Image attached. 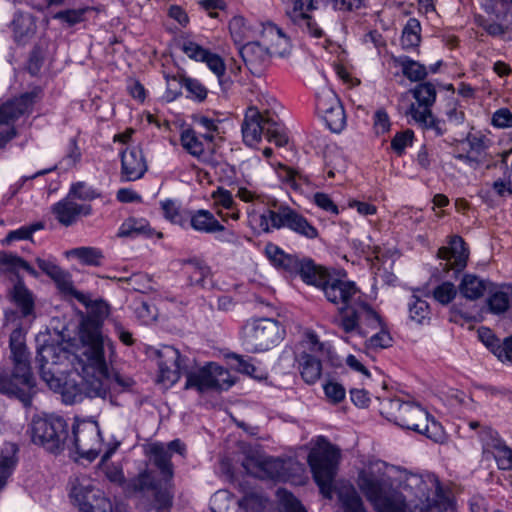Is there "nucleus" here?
Returning a JSON list of instances; mask_svg holds the SVG:
<instances>
[{
	"label": "nucleus",
	"instance_id": "13d9d810",
	"mask_svg": "<svg viewBox=\"0 0 512 512\" xmlns=\"http://www.w3.org/2000/svg\"><path fill=\"white\" fill-rule=\"evenodd\" d=\"M203 62L206 63L208 68L218 77L220 85L226 87L228 82L223 80L226 71L224 60L218 54L209 51Z\"/></svg>",
	"mask_w": 512,
	"mask_h": 512
},
{
	"label": "nucleus",
	"instance_id": "f8f14e48",
	"mask_svg": "<svg viewBox=\"0 0 512 512\" xmlns=\"http://www.w3.org/2000/svg\"><path fill=\"white\" fill-rule=\"evenodd\" d=\"M39 93L40 90L35 89L0 106V148L16 135L13 123L21 116L31 112Z\"/></svg>",
	"mask_w": 512,
	"mask_h": 512
},
{
	"label": "nucleus",
	"instance_id": "3c124183",
	"mask_svg": "<svg viewBox=\"0 0 512 512\" xmlns=\"http://www.w3.org/2000/svg\"><path fill=\"white\" fill-rule=\"evenodd\" d=\"M343 512H367L364 503L354 488L339 495Z\"/></svg>",
	"mask_w": 512,
	"mask_h": 512
},
{
	"label": "nucleus",
	"instance_id": "7c9ffc66",
	"mask_svg": "<svg viewBox=\"0 0 512 512\" xmlns=\"http://www.w3.org/2000/svg\"><path fill=\"white\" fill-rule=\"evenodd\" d=\"M297 361L300 375L304 382L308 385L315 384L322 375L321 358L303 351L298 355Z\"/></svg>",
	"mask_w": 512,
	"mask_h": 512
},
{
	"label": "nucleus",
	"instance_id": "39448f33",
	"mask_svg": "<svg viewBox=\"0 0 512 512\" xmlns=\"http://www.w3.org/2000/svg\"><path fill=\"white\" fill-rule=\"evenodd\" d=\"M358 486L376 512H404L405 499L393 488L391 476L386 473H359ZM418 512H442L437 503H428Z\"/></svg>",
	"mask_w": 512,
	"mask_h": 512
},
{
	"label": "nucleus",
	"instance_id": "774afa93",
	"mask_svg": "<svg viewBox=\"0 0 512 512\" xmlns=\"http://www.w3.org/2000/svg\"><path fill=\"white\" fill-rule=\"evenodd\" d=\"M493 455L500 470H512V449L507 444L493 452Z\"/></svg>",
	"mask_w": 512,
	"mask_h": 512
},
{
	"label": "nucleus",
	"instance_id": "72a5a7b5",
	"mask_svg": "<svg viewBox=\"0 0 512 512\" xmlns=\"http://www.w3.org/2000/svg\"><path fill=\"white\" fill-rule=\"evenodd\" d=\"M490 282L473 274H465L459 284L460 294L469 300L479 299L488 290Z\"/></svg>",
	"mask_w": 512,
	"mask_h": 512
},
{
	"label": "nucleus",
	"instance_id": "58836bf2",
	"mask_svg": "<svg viewBox=\"0 0 512 512\" xmlns=\"http://www.w3.org/2000/svg\"><path fill=\"white\" fill-rule=\"evenodd\" d=\"M58 290L65 296H71L82 304H86V295L74 288L73 281L69 272L60 268L51 278Z\"/></svg>",
	"mask_w": 512,
	"mask_h": 512
},
{
	"label": "nucleus",
	"instance_id": "69168bd1",
	"mask_svg": "<svg viewBox=\"0 0 512 512\" xmlns=\"http://www.w3.org/2000/svg\"><path fill=\"white\" fill-rule=\"evenodd\" d=\"M479 338L481 342L497 357L501 356L503 350L502 341L497 338L490 329L483 328L479 330Z\"/></svg>",
	"mask_w": 512,
	"mask_h": 512
},
{
	"label": "nucleus",
	"instance_id": "a18cd8bd",
	"mask_svg": "<svg viewBox=\"0 0 512 512\" xmlns=\"http://www.w3.org/2000/svg\"><path fill=\"white\" fill-rule=\"evenodd\" d=\"M201 135H197L193 129H185L181 132L180 142L182 147L193 157L200 158L205 149Z\"/></svg>",
	"mask_w": 512,
	"mask_h": 512
},
{
	"label": "nucleus",
	"instance_id": "423d86ee",
	"mask_svg": "<svg viewBox=\"0 0 512 512\" xmlns=\"http://www.w3.org/2000/svg\"><path fill=\"white\" fill-rule=\"evenodd\" d=\"M268 207L261 213L252 215L264 233L286 228L300 237L313 240L319 236L318 229L297 210L278 200H268Z\"/></svg>",
	"mask_w": 512,
	"mask_h": 512
},
{
	"label": "nucleus",
	"instance_id": "f3484780",
	"mask_svg": "<svg viewBox=\"0 0 512 512\" xmlns=\"http://www.w3.org/2000/svg\"><path fill=\"white\" fill-rule=\"evenodd\" d=\"M132 486L138 492L153 491L154 505L157 512H168L172 506L173 494L170 488L166 483L164 487H161L151 471L144 470L141 472L132 481Z\"/></svg>",
	"mask_w": 512,
	"mask_h": 512
},
{
	"label": "nucleus",
	"instance_id": "2f4dec72",
	"mask_svg": "<svg viewBox=\"0 0 512 512\" xmlns=\"http://www.w3.org/2000/svg\"><path fill=\"white\" fill-rule=\"evenodd\" d=\"M229 31L235 44L241 46L244 42L253 41L258 28L250 24L242 16H234L229 22Z\"/></svg>",
	"mask_w": 512,
	"mask_h": 512
},
{
	"label": "nucleus",
	"instance_id": "0eeeda50",
	"mask_svg": "<svg viewBox=\"0 0 512 512\" xmlns=\"http://www.w3.org/2000/svg\"><path fill=\"white\" fill-rule=\"evenodd\" d=\"M243 141L252 147L258 144L262 136L277 146L288 143V135L279 117L268 110L259 112L256 108H249L241 125Z\"/></svg>",
	"mask_w": 512,
	"mask_h": 512
},
{
	"label": "nucleus",
	"instance_id": "dca6fc26",
	"mask_svg": "<svg viewBox=\"0 0 512 512\" xmlns=\"http://www.w3.org/2000/svg\"><path fill=\"white\" fill-rule=\"evenodd\" d=\"M242 466L248 474L259 479L282 481L288 476L286 462L271 456H247Z\"/></svg>",
	"mask_w": 512,
	"mask_h": 512
},
{
	"label": "nucleus",
	"instance_id": "ea45409f",
	"mask_svg": "<svg viewBox=\"0 0 512 512\" xmlns=\"http://www.w3.org/2000/svg\"><path fill=\"white\" fill-rule=\"evenodd\" d=\"M182 270L187 274L190 285L203 286L209 274V267L195 258L184 260Z\"/></svg>",
	"mask_w": 512,
	"mask_h": 512
},
{
	"label": "nucleus",
	"instance_id": "6ab92c4d",
	"mask_svg": "<svg viewBox=\"0 0 512 512\" xmlns=\"http://www.w3.org/2000/svg\"><path fill=\"white\" fill-rule=\"evenodd\" d=\"M239 54L248 70L257 76L262 74L272 57L268 47L258 41H248L239 46Z\"/></svg>",
	"mask_w": 512,
	"mask_h": 512
},
{
	"label": "nucleus",
	"instance_id": "cd10ccee",
	"mask_svg": "<svg viewBox=\"0 0 512 512\" xmlns=\"http://www.w3.org/2000/svg\"><path fill=\"white\" fill-rule=\"evenodd\" d=\"M14 40L18 44L28 43L36 34V17L31 13L17 12L11 23Z\"/></svg>",
	"mask_w": 512,
	"mask_h": 512
},
{
	"label": "nucleus",
	"instance_id": "f257e3e1",
	"mask_svg": "<svg viewBox=\"0 0 512 512\" xmlns=\"http://www.w3.org/2000/svg\"><path fill=\"white\" fill-rule=\"evenodd\" d=\"M84 305L93 318H88L81 324L78 358L93 394L105 395L115 383L132 385L131 378L122 377L111 367L116 356L115 345L112 339L103 335L100 323L109 313L108 304L101 299L92 301L86 295Z\"/></svg>",
	"mask_w": 512,
	"mask_h": 512
},
{
	"label": "nucleus",
	"instance_id": "aec40b11",
	"mask_svg": "<svg viewBox=\"0 0 512 512\" xmlns=\"http://www.w3.org/2000/svg\"><path fill=\"white\" fill-rule=\"evenodd\" d=\"M468 256V248L462 237L458 235L451 236L448 245L438 250V257L446 261V269L456 272H460L466 267Z\"/></svg>",
	"mask_w": 512,
	"mask_h": 512
},
{
	"label": "nucleus",
	"instance_id": "6e6552de",
	"mask_svg": "<svg viewBox=\"0 0 512 512\" xmlns=\"http://www.w3.org/2000/svg\"><path fill=\"white\" fill-rule=\"evenodd\" d=\"M340 451L325 438H320L308 455V463L313 478L321 494L327 498L333 497V482L337 474Z\"/></svg>",
	"mask_w": 512,
	"mask_h": 512
},
{
	"label": "nucleus",
	"instance_id": "f704fd0d",
	"mask_svg": "<svg viewBox=\"0 0 512 512\" xmlns=\"http://www.w3.org/2000/svg\"><path fill=\"white\" fill-rule=\"evenodd\" d=\"M392 60L396 66L401 68L402 74L411 82L422 81L428 75L425 65L406 55L394 56Z\"/></svg>",
	"mask_w": 512,
	"mask_h": 512
},
{
	"label": "nucleus",
	"instance_id": "680f3d73",
	"mask_svg": "<svg viewBox=\"0 0 512 512\" xmlns=\"http://www.w3.org/2000/svg\"><path fill=\"white\" fill-rule=\"evenodd\" d=\"M332 8L341 13H356L366 8L367 0H329Z\"/></svg>",
	"mask_w": 512,
	"mask_h": 512
},
{
	"label": "nucleus",
	"instance_id": "6e6d98bb",
	"mask_svg": "<svg viewBox=\"0 0 512 512\" xmlns=\"http://www.w3.org/2000/svg\"><path fill=\"white\" fill-rule=\"evenodd\" d=\"M409 403L410 402H403L398 398L387 399L383 403V409L386 410L388 419L397 425L398 416L403 415L405 412L411 411V408H409Z\"/></svg>",
	"mask_w": 512,
	"mask_h": 512
},
{
	"label": "nucleus",
	"instance_id": "1a4fd4ad",
	"mask_svg": "<svg viewBox=\"0 0 512 512\" xmlns=\"http://www.w3.org/2000/svg\"><path fill=\"white\" fill-rule=\"evenodd\" d=\"M285 329L270 318L248 321L242 329V345L251 353L263 352L277 345L284 337Z\"/></svg>",
	"mask_w": 512,
	"mask_h": 512
},
{
	"label": "nucleus",
	"instance_id": "2eb2a0df",
	"mask_svg": "<svg viewBox=\"0 0 512 512\" xmlns=\"http://www.w3.org/2000/svg\"><path fill=\"white\" fill-rule=\"evenodd\" d=\"M410 412H405L398 416V426L404 429L412 430L427 438L440 442L444 438L442 426L419 404L410 402Z\"/></svg>",
	"mask_w": 512,
	"mask_h": 512
},
{
	"label": "nucleus",
	"instance_id": "a878e982",
	"mask_svg": "<svg viewBox=\"0 0 512 512\" xmlns=\"http://www.w3.org/2000/svg\"><path fill=\"white\" fill-rule=\"evenodd\" d=\"M13 287L9 290L10 301L19 309L22 317H28L34 312V295L25 285L23 278L12 281Z\"/></svg>",
	"mask_w": 512,
	"mask_h": 512
},
{
	"label": "nucleus",
	"instance_id": "052dcab7",
	"mask_svg": "<svg viewBox=\"0 0 512 512\" xmlns=\"http://www.w3.org/2000/svg\"><path fill=\"white\" fill-rule=\"evenodd\" d=\"M480 440L484 447L492 449L493 452L500 450L501 446H504L505 441L499 436L498 432L492 428L486 427L480 431Z\"/></svg>",
	"mask_w": 512,
	"mask_h": 512
},
{
	"label": "nucleus",
	"instance_id": "338daca9",
	"mask_svg": "<svg viewBox=\"0 0 512 512\" xmlns=\"http://www.w3.org/2000/svg\"><path fill=\"white\" fill-rule=\"evenodd\" d=\"M211 197L216 207H222L227 210H232L235 205L232 193L222 187L217 188L212 192Z\"/></svg>",
	"mask_w": 512,
	"mask_h": 512
},
{
	"label": "nucleus",
	"instance_id": "8fccbe9b",
	"mask_svg": "<svg viewBox=\"0 0 512 512\" xmlns=\"http://www.w3.org/2000/svg\"><path fill=\"white\" fill-rule=\"evenodd\" d=\"M68 255L74 256L79 259L83 264L98 266L101 264L103 258L102 252L94 247H79L72 249Z\"/></svg>",
	"mask_w": 512,
	"mask_h": 512
},
{
	"label": "nucleus",
	"instance_id": "ddd939ff",
	"mask_svg": "<svg viewBox=\"0 0 512 512\" xmlns=\"http://www.w3.org/2000/svg\"><path fill=\"white\" fill-rule=\"evenodd\" d=\"M102 446L101 431L96 422H81L73 427L72 436L67 434L65 449L75 452L88 461L95 460Z\"/></svg>",
	"mask_w": 512,
	"mask_h": 512
},
{
	"label": "nucleus",
	"instance_id": "0e129e2a",
	"mask_svg": "<svg viewBox=\"0 0 512 512\" xmlns=\"http://www.w3.org/2000/svg\"><path fill=\"white\" fill-rule=\"evenodd\" d=\"M181 50L187 57L199 62H203L209 53L208 49L191 40L183 41Z\"/></svg>",
	"mask_w": 512,
	"mask_h": 512
},
{
	"label": "nucleus",
	"instance_id": "bb28decb",
	"mask_svg": "<svg viewBox=\"0 0 512 512\" xmlns=\"http://www.w3.org/2000/svg\"><path fill=\"white\" fill-rule=\"evenodd\" d=\"M148 455L165 483L170 482L174 476V468L171 462V453L166 449L165 444L161 442L152 443L148 448Z\"/></svg>",
	"mask_w": 512,
	"mask_h": 512
},
{
	"label": "nucleus",
	"instance_id": "4be33fe9",
	"mask_svg": "<svg viewBox=\"0 0 512 512\" xmlns=\"http://www.w3.org/2000/svg\"><path fill=\"white\" fill-rule=\"evenodd\" d=\"M147 170L141 149L131 147L121 153V177L125 181L140 179Z\"/></svg>",
	"mask_w": 512,
	"mask_h": 512
},
{
	"label": "nucleus",
	"instance_id": "412c9836",
	"mask_svg": "<svg viewBox=\"0 0 512 512\" xmlns=\"http://www.w3.org/2000/svg\"><path fill=\"white\" fill-rule=\"evenodd\" d=\"M52 213L58 222L66 227L73 225L81 216L92 214L90 204H80L68 194L52 206Z\"/></svg>",
	"mask_w": 512,
	"mask_h": 512
},
{
	"label": "nucleus",
	"instance_id": "c85d7f7f",
	"mask_svg": "<svg viewBox=\"0 0 512 512\" xmlns=\"http://www.w3.org/2000/svg\"><path fill=\"white\" fill-rule=\"evenodd\" d=\"M19 268L35 278L38 277V272L23 258L0 252V276H8L11 281H17L18 278H22L18 273Z\"/></svg>",
	"mask_w": 512,
	"mask_h": 512
},
{
	"label": "nucleus",
	"instance_id": "f03ea898",
	"mask_svg": "<svg viewBox=\"0 0 512 512\" xmlns=\"http://www.w3.org/2000/svg\"><path fill=\"white\" fill-rule=\"evenodd\" d=\"M157 357L158 381L166 386L177 383L181 375L186 376L185 389H196L199 392L228 390L234 384L230 372L215 362L192 371L194 360L181 355L173 346L163 345L157 351Z\"/></svg>",
	"mask_w": 512,
	"mask_h": 512
},
{
	"label": "nucleus",
	"instance_id": "c756f323",
	"mask_svg": "<svg viewBox=\"0 0 512 512\" xmlns=\"http://www.w3.org/2000/svg\"><path fill=\"white\" fill-rule=\"evenodd\" d=\"M67 358V351L60 345L55 343H45L37 349L36 362L39 365L40 376L42 371H53L47 365H57Z\"/></svg>",
	"mask_w": 512,
	"mask_h": 512
},
{
	"label": "nucleus",
	"instance_id": "5701e85b",
	"mask_svg": "<svg viewBox=\"0 0 512 512\" xmlns=\"http://www.w3.org/2000/svg\"><path fill=\"white\" fill-rule=\"evenodd\" d=\"M262 38L269 41L268 49L271 56L285 57L290 53V38L281 28L273 23L262 24Z\"/></svg>",
	"mask_w": 512,
	"mask_h": 512
},
{
	"label": "nucleus",
	"instance_id": "5fc2aeb1",
	"mask_svg": "<svg viewBox=\"0 0 512 512\" xmlns=\"http://www.w3.org/2000/svg\"><path fill=\"white\" fill-rule=\"evenodd\" d=\"M230 359L234 361L233 366L238 372L256 379L263 378V372L251 362V359H245L238 354H232Z\"/></svg>",
	"mask_w": 512,
	"mask_h": 512
},
{
	"label": "nucleus",
	"instance_id": "9b49d317",
	"mask_svg": "<svg viewBox=\"0 0 512 512\" xmlns=\"http://www.w3.org/2000/svg\"><path fill=\"white\" fill-rule=\"evenodd\" d=\"M78 359V363L81 368L82 373V383H78L75 379L70 376L61 377L57 376L55 371H42V380L47 383L49 388L62 396V401L65 404L73 405L77 402L82 401L83 393L86 391L89 397H101L105 398L111 390L117 391L119 389H125L130 387L131 385H120L113 384V386L107 390L105 395H94L87 380L84 377V373L82 370V365Z\"/></svg>",
	"mask_w": 512,
	"mask_h": 512
},
{
	"label": "nucleus",
	"instance_id": "4468645a",
	"mask_svg": "<svg viewBox=\"0 0 512 512\" xmlns=\"http://www.w3.org/2000/svg\"><path fill=\"white\" fill-rule=\"evenodd\" d=\"M70 497L80 512H108L111 502L86 476L71 480Z\"/></svg>",
	"mask_w": 512,
	"mask_h": 512
},
{
	"label": "nucleus",
	"instance_id": "20e7f679",
	"mask_svg": "<svg viewBox=\"0 0 512 512\" xmlns=\"http://www.w3.org/2000/svg\"><path fill=\"white\" fill-rule=\"evenodd\" d=\"M9 348L13 362L11 375L0 368V393L17 398L25 407H30L37 393L36 382L30 367L29 352L25 344V335L21 328L10 334Z\"/></svg>",
	"mask_w": 512,
	"mask_h": 512
},
{
	"label": "nucleus",
	"instance_id": "9d476101",
	"mask_svg": "<svg viewBox=\"0 0 512 512\" xmlns=\"http://www.w3.org/2000/svg\"><path fill=\"white\" fill-rule=\"evenodd\" d=\"M29 431L32 442L51 453H60L67 445L68 424L60 416L33 418Z\"/></svg>",
	"mask_w": 512,
	"mask_h": 512
},
{
	"label": "nucleus",
	"instance_id": "a19ab883",
	"mask_svg": "<svg viewBox=\"0 0 512 512\" xmlns=\"http://www.w3.org/2000/svg\"><path fill=\"white\" fill-rule=\"evenodd\" d=\"M172 81L184 88L186 97L193 101L203 102L207 98L208 90L198 79L182 76L179 79L172 77Z\"/></svg>",
	"mask_w": 512,
	"mask_h": 512
},
{
	"label": "nucleus",
	"instance_id": "473e14b6",
	"mask_svg": "<svg viewBox=\"0 0 512 512\" xmlns=\"http://www.w3.org/2000/svg\"><path fill=\"white\" fill-rule=\"evenodd\" d=\"M154 230L144 218L129 217L123 221L118 229L119 237L138 238L151 237Z\"/></svg>",
	"mask_w": 512,
	"mask_h": 512
},
{
	"label": "nucleus",
	"instance_id": "09e8293b",
	"mask_svg": "<svg viewBox=\"0 0 512 512\" xmlns=\"http://www.w3.org/2000/svg\"><path fill=\"white\" fill-rule=\"evenodd\" d=\"M302 345L305 348L304 351L316 355L317 357L329 356L331 347L327 343H323L319 340L317 334L314 332H307L305 338L302 341Z\"/></svg>",
	"mask_w": 512,
	"mask_h": 512
},
{
	"label": "nucleus",
	"instance_id": "603ef678",
	"mask_svg": "<svg viewBox=\"0 0 512 512\" xmlns=\"http://www.w3.org/2000/svg\"><path fill=\"white\" fill-rule=\"evenodd\" d=\"M82 153L78 146V141L76 137H71L67 143L65 154L60 160V164L65 167V169L75 167L81 160Z\"/></svg>",
	"mask_w": 512,
	"mask_h": 512
},
{
	"label": "nucleus",
	"instance_id": "79ce46f5",
	"mask_svg": "<svg viewBox=\"0 0 512 512\" xmlns=\"http://www.w3.org/2000/svg\"><path fill=\"white\" fill-rule=\"evenodd\" d=\"M10 448L11 451L6 452L7 448H5L0 453V493L7 486L17 464L16 449L13 445Z\"/></svg>",
	"mask_w": 512,
	"mask_h": 512
},
{
	"label": "nucleus",
	"instance_id": "a211bd4d",
	"mask_svg": "<svg viewBox=\"0 0 512 512\" xmlns=\"http://www.w3.org/2000/svg\"><path fill=\"white\" fill-rule=\"evenodd\" d=\"M415 103H411L406 115L409 121H425V116L429 115L437 97L436 87L432 82H422L410 90Z\"/></svg>",
	"mask_w": 512,
	"mask_h": 512
},
{
	"label": "nucleus",
	"instance_id": "e433bc0d",
	"mask_svg": "<svg viewBox=\"0 0 512 512\" xmlns=\"http://www.w3.org/2000/svg\"><path fill=\"white\" fill-rule=\"evenodd\" d=\"M512 288L501 287L491 291L487 298L488 310L496 315L505 313L511 305Z\"/></svg>",
	"mask_w": 512,
	"mask_h": 512
},
{
	"label": "nucleus",
	"instance_id": "e2e57ef3",
	"mask_svg": "<svg viewBox=\"0 0 512 512\" xmlns=\"http://www.w3.org/2000/svg\"><path fill=\"white\" fill-rule=\"evenodd\" d=\"M324 394L333 404L342 402L346 397L344 386L338 382L329 380L323 385Z\"/></svg>",
	"mask_w": 512,
	"mask_h": 512
},
{
	"label": "nucleus",
	"instance_id": "de8ad7c7",
	"mask_svg": "<svg viewBox=\"0 0 512 512\" xmlns=\"http://www.w3.org/2000/svg\"><path fill=\"white\" fill-rule=\"evenodd\" d=\"M315 0H292V6L286 9V15L294 23L303 20L309 11L316 9Z\"/></svg>",
	"mask_w": 512,
	"mask_h": 512
},
{
	"label": "nucleus",
	"instance_id": "4d7b16f0",
	"mask_svg": "<svg viewBox=\"0 0 512 512\" xmlns=\"http://www.w3.org/2000/svg\"><path fill=\"white\" fill-rule=\"evenodd\" d=\"M457 295V289L451 282H443L433 290V298L442 305L451 303Z\"/></svg>",
	"mask_w": 512,
	"mask_h": 512
},
{
	"label": "nucleus",
	"instance_id": "c9c22d12",
	"mask_svg": "<svg viewBox=\"0 0 512 512\" xmlns=\"http://www.w3.org/2000/svg\"><path fill=\"white\" fill-rule=\"evenodd\" d=\"M190 226L199 233L213 234L219 229V221L211 211L199 209L191 213Z\"/></svg>",
	"mask_w": 512,
	"mask_h": 512
},
{
	"label": "nucleus",
	"instance_id": "b1692460",
	"mask_svg": "<svg viewBox=\"0 0 512 512\" xmlns=\"http://www.w3.org/2000/svg\"><path fill=\"white\" fill-rule=\"evenodd\" d=\"M376 316L378 322L373 324V326H363L361 329L353 330L351 334L366 337L370 331L379 329L377 333L373 334L366 340V346L369 349H385L392 346L393 338L389 332L387 324L377 311Z\"/></svg>",
	"mask_w": 512,
	"mask_h": 512
},
{
	"label": "nucleus",
	"instance_id": "c03bdc74",
	"mask_svg": "<svg viewBox=\"0 0 512 512\" xmlns=\"http://www.w3.org/2000/svg\"><path fill=\"white\" fill-rule=\"evenodd\" d=\"M421 25L418 19L409 18L401 35V46L405 50L414 49L421 41Z\"/></svg>",
	"mask_w": 512,
	"mask_h": 512
},
{
	"label": "nucleus",
	"instance_id": "4c0bfd02",
	"mask_svg": "<svg viewBox=\"0 0 512 512\" xmlns=\"http://www.w3.org/2000/svg\"><path fill=\"white\" fill-rule=\"evenodd\" d=\"M407 308L411 321L419 325L429 323L431 310L427 301L416 295H411L407 303Z\"/></svg>",
	"mask_w": 512,
	"mask_h": 512
},
{
	"label": "nucleus",
	"instance_id": "49530a36",
	"mask_svg": "<svg viewBox=\"0 0 512 512\" xmlns=\"http://www.w3.org/2000/svg\"><path fill=\"white\" fill-rule=\"evenodd\" d=\"M68 194L74 200L79 199L81 201H92L94 199L102 197L101 191L93 186L89 185L84 181H79L71 184Z\"/></svg>",
	"mask_w": 512,
	"mask_h": 512
},
{
	"label": "nucleus",
	"instance_id": "bf43d9fd",
	"mask_svg": "<svg viewBox=\"0 0 512 512\" xmlns=\"http://www.w3.org/2000/svg\"><path fill=\"white\" fill-rule=\"evenodd\" d=\"M414 132L410 129L400 131L391 140V148L397 155H402L407 147L412 146Z\"/></svg>",
	"mask_w": 512,
	"mask_h": 512
},
{
	"label": "nucleus",
	"instance_id": "37998d69",
	"mask_svg": "<svg viewBox=\"0 0 512 512\" xmlns=\"http://www.w3.org/2000/svg\"><path fill=\"white\" fill-rule=\"evenodd\" d=\"M340 103V99L331 89L324 88L316 94V112L322 119H325Z\"/></svg>",
	"mask_w": 512,
	"mask_h": 512
},
{
	"label": "nucleus",
	"instance_id": "7ed1b4c3",
	"mask_svg": "<svg viewBox=\"0 0 512 512\" xmlns=\"http://www.w3.org/2000/svg\"><path fill=\"white\" fill-rule=\"evenodd\" d=\"M326 299L337 306L335 325L346 334L378 322L376 310L354 281L331 277L322 289Z\"/></svg>",
	"mask_w": 512,
	"mask_h": 512
},
{
	"label": "nucleus",
	"instance_id": "864d4df0",
	"mask_svg": "<svg viewBox=\"0 0 512 512\" xmlns=\"http://www.w3.org/2000/svg\"><path fill=\"white\" fill-rule=\"evenodd\" d=\"M327 128L333 133H340L346 126V114L342 103L323 119Z\"/></svg>",
	"mask_w": 512,
	"mask_h": 512
},
{
	"label": "nucleus",
	"instance_id": "393cba45",
	"mask_svg": "<svg viewBox=\"0 0 512 512\" xmlns=\"http://www.w3.org/2000/svg\"><path fill=\"white\" fill-rule=\"evenodd\" d=\"M296 275H299L304 283L318 287L321 290L331 278L325 267L316 264L313 259L304 256H302Z\"/></svg>",
	"mask_w": 512,
	"mask_h": 512
}]
</instances>
